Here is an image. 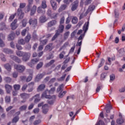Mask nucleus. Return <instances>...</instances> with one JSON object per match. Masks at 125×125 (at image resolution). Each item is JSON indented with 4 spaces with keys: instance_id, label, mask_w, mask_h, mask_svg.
<instances>
[{
    "instance_id": "obj_54",
    "label": "nucleus",
    "mask_w": 125,
    "mask_h": 125,
    "mask_svg": "<svg viewBox=\"0 0 125 125\" xmlns=\"http://www.w3.org/2000/svg\"><path fill=\"white\" fill-rule=\"evenodd\" d=\"M123 123H124V120L123 119V118H120L117 120V123L118 125H122V124H123Z\"/></svg>"
},
{
    "instance_id": "obj_45",
    "label": "nucleus",
    "mask_w": 125,
    "mask_h": 125,
    "mask_svg": "<svg viewBox=\"0 0 125 125\" xmlns=\"http://www.w3.org/2000/svg\"><path fill=\"white\" fill-rule=\"evenodd\" d=\"M32 79H33V73H31L29 75V76L27 77L26 81L27 82H31Z\"/></svg>"
},
{
    "instance_id": "obj_50",
    "label": "nucleus",
    "mask_w": 125,
    "mask_h": 125,
    "mask_svg": "<svg viewBox=\"0 0 125 125\" xmlns=\"http://www.w3.org/2000/svg\"><path fill=\"white\" fill-rule=\"evenodd\" d=\"M65 93H67V91H63L62 93V92H61L60 93V94H59V97L60 98H62V97L64 96V95H65Z\"/></svg>"
},
{
    "instance_id": "obj_24",
    "label": "nucleus",
    "mask_w": 125,
    "mask_h": 125,
    "mask_svg": "<svg viewBox=\"0 0 125 125\" xmlns=\"http://www.w3.org/2000/svg\"><path fill=\"white\" fill-rule=\"evenodd\" d=\"M6 25H5V23L1 22L0 24V30L3 31V30H6Z\"/></svg>"
},
{
    "instance_id": "obj_8",
    "label": "nucleus",
    "mask_w": 125,
    "mask_h": 125,
    "mask_svg": "<svg viewBox=\"0 0 125 125\" xmlns=\"http://www.w3.org/2000/svg\"><path fill=\"white\" fill-rule=\"evenodd\" d=\"M17 14L19 16V19H22L24 17V13L22 11V9L19 8L17 12Z\"/></svg>"
},
{
    "instance_id": "obj_35",
    "label": "nucleus",
    "mask_w": 125,
    "mask_h": 125,
    "mask_svg": "<svg viewBox=\"0 0 125 125\" xmlns=\"http://www.w3.org/2000/svg\"><path fill=\"white\" fill-rule=\"evenodd\" d=\"M110 77V83H112V82H114L115 81V79H116V76H115V74H111L109 76Z\"/></svg>"
},
{
    "instance_id": "obj_27",
    "label": "nucleus",
    "mask_w": 125,
    "mask_h": 125,
    "mask_svg": "<svg viewBox=\"0 0 125 125\" xmlns=\"http://www.w3.org/2000/svg\"><path fill=\"white\" fill-rule=\"evenodd\" d=\"M67 7V5L63 4L59 9V12H61L62 11H63V10H65L66 9V8Z\"/></svg>"
},
{
    "instance_id": "obj_52",
    "label": "nucleus",
    "mask_w": 125,
    "mask_h": 125,
    "mask_svg": "<svg viewBox=\"0 0 125 125\" xmlns=\"http://www.w3.org/2000/svg\"><path fill=\"white\" fill-rule=\"evenodd\" d=\"M31 40V35H28L26 37L25 39V42H30V40Z\"/></svg>"
},
{
    "instance_id": "obj_3",
    "label": "nucleus",
    "mask_w": 125,
    "mask_h": 125,
    "mask_svg": "<svg viewBox=\"0 0 125 125\" xmlns=\"http://www.w3.org/2000/svg\"><path fill=\"white\" fill-rule=\"evenodd\" d=\"M15 69H16L17 71L20 73H23L25 71V67L24 65L15 64L14 65Z\"/></svg>"
},
{
    "instance_id": "obj_57",
    "label": "nucleus",
    "mask_w": 125,
    "mask_h": 125,
    "mask_svg": "<svg viewBox=\"0 0 125 125\" xmlns=\"http://www.w3.org/2000/svg\"><path fill=\"white\" fill-rule=\"evenodd\" d=\"M42 121L41 120H36L33 122V125H37L41 124Z\"/></svg>"
},
{
    "instance_id": "obj_53",
    "label": "nucleus",
    "mask_w": 125,
    "mask_h": 125,
    "mask_svg": "<svg viewBox=\"0 0 125 125\" xmlns=\"http://www.w3.org/2000/svg\"><path fill=\"white\" fill-rule=\"evenodd\" d=\"M95 9V6L93 5H91L88 8L89 11H93Z\"/></svg>"
},
{
    "instance_id": "obj_29",
    "label": "nucleus",
    "mask_w": 125,
    "mask_h": 125,
    "mask_svg": "<svg viewBox=\"0 0 125 125\" xmlns=\"http://www.w3.org/2000/svg\"><path fill=\"white\" fill-rule=\"evenodd\" d=\"M5 69L7 70V71H11V65L9 64V63H6L4 65Z\"/></svg>"
},
{
    "instance_id": "obj_63",
    "label": "nucleus",
    "mask_w": 125,
    "mask_h": 125,
    "mask_svg": "<svg viewBox=\"0 0 125 125\" xmlns=\"http://www.w3.org/2000/svg\"><path fill=\"white\" fill-rule=\"evenodd\" d=\"M25 49H27V50H30L31 48V44H27V45H25Z\"/></svg>"
},
{
    "instance_id": "obj_14",
    "label": "nucleus",
    "mask_w": 125,
    "mask_h": 125,
    "mask_svg": "<svg viewBox=\"0 0 125 125\" xmlns=\"http://www.w3.org/2000/svg\"><path fill=\"white\" fill-rule=\"evenodd\" d=\"M10 58H11V59L14 60V61H15L16 62H17V63H21V60H20V59H19L18 57L14 55H10Z\"/></svg>"
},
{
    "instance_id": "obj_46",
    "label": "nucleus",
    "mask_w": 125,
    "mask_h": 125,
    "mask_svg": "<svg viewBox=\"0 0 125 125\" xmlns=\"http://www.w3.org/2000/svg\"><path fill=\"white\" fill-rule=\"evenodd\" d=\"M26 42L24 41L23 39H20L18 41V43L19 44H21L22 45H23L25 44Z\"/></svg>"
},
{
    "instance_id": "obj_1",
    "label": "nucleus",
    "mask_w": 125,
    "mask_h": 125,
    "mask_svg": "<svg viewBox=\"0 0 125 125\" xmlns=\"http://www.w3.org/2000/svg\"><path fill=\"white\" fill-rule=\"evenodd\" d=\"M55 87H53L51 88L49 90H48V89H46L45 91L42 94V98H51V96L49 95V94L53 93V92L55 91Z\"/></svg>"
},
{
    "instance_id": "obj_28",
    "label": "nucleus",
    "mask_w": 125,
    "mask_h": 125,
    "mask_svg": "<svg viewBox=\"0 0 125 125\" xmlns=\"http://www.w3.org/2000/svg\"><path fill=\"white\" fill-rule=\"evenodd\" d=\"M52 50V43L48 44L45 47V50Z\"/></svg>"
},
{
    "instance_id": "obj_6",
    "label": "nucleus",
    "mask_w": 125,
    "mask_h": 125,
    "mask_svg": "<svg viewBox=\"0 0 125 125\" xmlns=\"http://www.w3.org/2000/svg\"><path fill=\"white\" fill-rule=\"evenodd\" d=\"M79 6V1L76 0L74 2L72 3L71 10L72 11H75V10H77V8Z\"/></svg>"
},
{
    "instance_id": "obj_15",
    "label": "nucleus",
    "mask_w": 125,
    "mask_h": 125,
    "mask_svg": "<svg viewBox=\"0 0 125 125\" xmlns=\"http://www.w3.org/2000/svg\"><path fill=\"white\" fill-rule=\"evenodd\" d=\"M56 24H57V21H56V20L51 21L48 23V24H47L48 28L52 27V26H55Z\"/></svg>"
},
{
    "instance_id": "obj_21",
    "label": "nucleus",
    "mask_w": 125,
    "mask_h": 125,
    "mask_svg": "<svg viewBox=\"0 0 125 125\" xmlns=\"http://www.w3.org/2000/svg\"><path fill=\"white\" fill-rule=\"evenodd\" d=\"M37 12L38 13H45V11L44 10V9L42 8V6L38 7L37 9Z\"/></svg>"
},
{
    "instance_id": "obj_5",
    "label": "nucleus",
    "mask_w": 125,
    "mask_h": 125,
    "mask_svg": "<svg viewBox=\"0 0 125 125\" xmlns=\"http://www.w3.org/2000/svg\"><path fill=\"white\" fill-rule=\"evenodd\" d=\"M31 57V53L29 52H24L23 55L22 56V60L24 62H27L30 58Z\"/></svg>"
},
{
    "instance_id": "obj_44",
    "label": "nucleus",
    "mask_w": 125,
    "mask_h": 125,
    "mask_svg": "<svg viewBox=\"0 0 125 125\" xmlns=\"http://www.w3.org/2000/svg\"><path fill=\"white\" fill-rule=\"evenodd\" d=\"M13 87L15 90L17 91L20 89V87H21V86H20V84H15L14 85Z\"/></svg>"
},
{
    "instance_id": "obj_31",
    "label": "nucleus",
    "mask_w": 125,
    "mask_h": 125,
    "mask_svg": "<svg viewBox=\"0 0 125 125\" xmlns=\"http://www.w3.org/2000/svg\"><path fill=\"white\" fill-rule=\"evenodd\" d=\"M54 62H55V60H52L50 62L45 64V67H50V66L52 65V64H53Z\"/></svg>"
},
{
    "instance_id": "obj_20",
    "label": "nucleus",
    "mask_w": 125,
    "mask_h": 125,
    "mask_svg": "<svg viewBox=\"0 0 125 125\" xmlns=\"http://www.w3.org/2000/svg\"><path fill=\"white\" fill-rule=\"evenodd\" d=\"M15 38V34L14 33H12L8 35V41H13Z\"/></svg>"
},
{
    "instance_id": "obj_19",
    "label": "nucleus",
    "mask_w": 125,
    "mask_h": 125,
    "mask_svg": "<svg viewBox=\"0 0 125 125\" xmlns=\"http://www.w3.org/2000/svg\"><path fill=\"white\" fill-rule=\"evenodd\" d=\"M3 52L6 54H12V53H13V51L8 48L3 49Z\"/></svg>"
},
{
    "instance_id": "obj_32",
    "label": "nucleus",
    "mask_w": 125,
    "mask_h": 125,
    "mask_svg": "<svg viewBox=\"0 0 125 125\" xmlns=\"http://www.w3.org/2000/svg\"><path fill=\"white\" fill-rule=\"evenodd\" d=\"M27 104H24L22 106H21L20 108H19V110L20 111H25L27 109Z\"/></svg>"
},
{
    "instance_id": "obj_16",
    "label": "nucleus",
    "mask_w": 125,
    "mask_h": 125,
    "mask_svg": "<svg viewBox=\"0 0 125 125\" xmlns=\"http://www.w3.org/2000/svg\"><path fill=\"white\" fill-rule=\"evenodd\" d=\"M82 43H83V42L81 41L80 42H77L76 44V46H79V48L77 52V54H78V55H79L81 52V49H82Z\"/></svg>"
},
{
    "instance_id": "obj_34",
    "label": "nucleus",
    "mask_w": 125,
    "mask_h": 125,
    "mask_svg": "<svg viewBox=\"0 0 125 125\" xmlns=\"http://www.w3.org/2000/svg\"><path fill=\"white\" fill-rule=\"evenodd\" d=\"M40 21L41 23H44L46 21V18H45V16H43L40 17Z\"/></svg>"
},
{
    "instance_id": "obj_13",
    "label": "nucleus",
    "mask_w": 125,
    "mask_h": 125,
    "mask_svg": "<svg viewBox=\"0 0 125 125\" xmlns=\"http://www.w3.org/2000/svg\"><path fill=\"white\" fill-rule=\"evenodd\" d=\"M5 88L7 93H9L11 92V90H12V86L8 84L5 85Z\"/></svg>"
},
{
    "instance_id": "obj_64",
    "label": "nucleus",
    "mask_w": 125,
    "mask_h": 125,
    "mask_svg": "<svg viewBox=\"0 0 125 125\" xmlns=\"http://www.w3.org/2000/svg\"><path fill=\"white\" fill-rule=\"evenodd\" d=\"M65 78H66V74L63 75L62 77L58 79V81H64L65 80Z\"/></svg>"
},
{
    "instance_id": "obj_33",
    "label": "nucleus",
    "mask_w": 125,
    "mask_h": 125,
    "mask_svg": "<svg viewBox=\"0 0 125 125\" xmlns=\"http://www.w3.org/2000/svg\"><path fill=\"white\" fill-rule=\"evenodd\" d=\"M25 52H23V51H17L16 52V54L18 56H19V57H22V56H23V55H24V53Z\"/></svg>"
},
{
    "instance_id": "obj_18",
    "label": "nucleus",
    "mask_w": 125,
    "mask_h": 125,
    "mask_svg": "<svg viewBox=\"0 0 125 125\" xmlns=\"http://www.w3.org/2000/svg\"><path fill=\"white\" fill-rule=\"evenodd\" d=\"M21 97L23 99H28V98H30V94H27L26 93L21 94Z\"/></svg>"
},
{
    "instance_id": "obj_36",
    "label": "nucleus",
    "mask_w": 125,
    "mask_h": 125,
    "mask_svg": "<svg viewBox=\"0 0 125 125\" xmlns=\"http://www.w3.org/2000/svg\"><path fill=\"white\" fill-rule=\"evenodd\" d=\"M18 121H19V117L16 116L12 119V123H13V124H16Z\"/></svg>"
},
{
    "instance_id": "obj_37",
    "label": "nucleus",
    "mask_w": 125,
    "mask_h": 125,
    "mask_svg": "<svg viewBox=\"0 0 125 125\" xmlns=\"http://www.w3.org/2000/svg\"><path fill=\"white\" fill-rule=\"evenodd\" d=\"M71 22L72 24H77L78 23V18L76 17H73Z\"/></svg>"
},
{
    "instance_id": "obj_11",
    "label": "nucleus",
    "mask_w": 125,
    "mask_h": 125,
    "mask_svg": "<svg viewBox=\"0 0 125 125\" xmlns=\"http://www.w3.org/2000/svg\"><path fill=\"white\" fill-rule=\"evenodd\" d=\"M17 23V19H15L14 21L11 24V29L12 30H15L18 26H17V24H16Z\"/></svg>"
},
{
    "instance_id": "obj_48",
    "label": "nucleus",
    "mask_w": 125,
    "mask_h": 125,
    "mask_svg": "<svg viewBox=\"0 0 125 125\" xmlns=\"http://www.w3.org/2000/svg\"><path fill=\"white\" fill-rule=\"evenodd\" d=\"M104 63H105V60L104 59H102L100 63L99 64L98 68H101L103 65H104Z\"/></svg>"
},
{
    "instance_id": "obj_17",
    "label": "nucleus",
    "mask_w": 125,
    "mask_h": 125,
    "mask_svg": "<svg viewBox=\"0 0 125 125\" xmlns=\"http://www.w3.org/2000/svg\"><path fill=\"white\" fill-rule=\"evenodd\" d=\"M50 3L53 10H56L57 9V4H56V2L54 1L53 0H51Z\"/></svg>"
},
{
    "instance_id": "obj_26",
    "label": "nucleus",
    "mask_w": 125,
    "mask_h": 125,
    "mask_svg": "<svg viewBox=\"0 0 125 125\" xmlns=\"http://www.w3.org/2000/svg\"><path fill=\"white\" fill-rule=\"evenodd\" d=\"M69 36H70V31H66L63 34V39L64 41H66L69 38Z\"/></svg>"
},
{
    "instance_id": "obj_9",
    "label": "nucleus",
    "mask_w": 125,
    "mask_h": 125,
    "mask_svg": "<svg viewBox=\"0 0 125 125\" xmlns=\"http://www.w3.org/2000/svg\"><path fill=\"white\" fill-rule=\"evenodd\" d=\"M45 75H46L45 72H43L41 74H38L36 78V81L39 82V81L42 80V79Z\"/></svg>"
},
{
    "instance_id": "obj_10",
    "label": "nucleus",
    "mask_w": 125,
    "mask_h": 125,
    "mask_svg": "<svg viewBox=\"0 0 125 125\" xmlns=\"http://www.w3.org/2000/svg\"><path fill=\"white\" fill-rule=\"evenodd\" d=\"M62 31L59 30V29L56 30V33L54 35V36H53V37L52 39V41H55V40L56 39H57V38L58 37V36H59L60 35V34L62 33Z\"/></svg>"
},
{
    "instance_id": "obj_38",
    "label": "nucleus",
    "mask_w": 125,
    "mask_h": 125,
    "mask_svg": "<svg viewBox=\"0 0 125 125\" xmlns=\"http://www.w3.org/2000/svg\"><path fill=\"white\" fill-rule=\"evenodd\" d=\"M39 61H40L39 58H38V59L34 58L31 60V62H32V64H34V65H35V64H37V63H38V62H39Z\"/></svg>"
},
{
    "instance_id": "obj_39",
    "label": "nucleus",
    "mask_w": 125,
    "mask_h": 125,
    "mask_svg": "<svg viewBox=\"0 0 125 125\" xmlns=\"http://www.w3.org/2000/svg\"><path fill=\"white\" fill-rule=\"evenodd\" d=\"M119 14H120L119 13V9H115V10H114L115 17L116 18H118Z\"/></svg>"
},
{
    "instance_id": "obj_49",
    "label": "nucleus",
    "mask_w": 125,
    "mask_h": 125,
    "mask_svg": "<svg viewBox=\"0 0 125 125\" xmlns=\"http://www.w3.org/2000/svg\"><path fill=\"white\" fill-rule=\"evenodd\" d=\"M63 87H64V84H62L60 86L57 88V91H63Z\"/></svg>"
},
{
    "instance_id": "obj_2",
    "label": "nucleus",
    "mask_w": 125,
    "mask_h": 125,
    "mask_svg": "<svg viewBox=\"0 0 125 125\" xmlns=\"http://www.w3.org/2000/svg\"><path fill=\"white\" fill-rule=\"evenodd\" d=\"M89 26V21H87V22H86L84 23L83 30L84 31L83 34H81L80 36L78 38V41H81L83 39L84 37V35H85V33L86 32H87V30H88V27Z\"/></svg>"
},
{
    "instance_id": "obj_47",
    "label": "nucleus",
    "mask_w": 125,
    "mask_h": 125,
    "mask_svg": "<svg viewBox=\"0 0 125 125\" xmlns=\"http://www.w3.org/2000/svg\"><path fill=\"white\" fill-rule=\"evenodd\" d=\"M64 25L60 24L59 26V28L58 30L61 31L63 33V32H64Z\"/></svg>"
},
{
    "instance_id": "obj_41",
    "label": "nucleus",
    "mask_w": 125,
    "mask_h": 125,
    "mask_svg": "<svg viewBox=\"0 0 125 125\" xmlns=\"http://www.w3.org/2000/svg\"><path fill=\"white\" fill-rule=\"evenodd\" d=\"M105 109L106 110V113H109L111 111V109H112V106L110 104H108Z\"/></svg>"
},
{
    "instance_id": "obj_43",
    "label": "nucleus",
    "mask_w": 125,
    "mask_h": 125,
    "mask_svg": "<svg viewBox=\"0 0 125 125\" xmlns=\"http://www.w3.org/2000/svg\"><path fill=\"white\" fill-rule=\"evenodd\" d=\"M43 65V63H42V62H40L37 64L36 66V69L37 70H39V69H41V68H42V67Z\"/></svg>"
},
{
    "instance_id": "obj_7",
    "label": "nucleus",
    "mask_w": 125,
    "mask_h": 125,
    "mask_svg": "<svg viewBox=\"0 0 125 125\" xmlns=\"http://www.w3.org/2000/svg\"><path fill=\"white\" fill-rule=\"evenodd\" d=\"M48 112V104H45L42 106V112L45 115L47 114Z\"/></svg>"
},
{
    "instance_id": "obj_40",
    "label": "nucleus",
    "mask_w": 125,
    "mask_h": 125,
    "mask_svg": "<svg viewBox=\"0 0 125 125\" xmlns=\"http://www.w3.org/2000/svg\"><path fill=\"white\" fill-rule=\"evenodd\" d=\"M0 58L1 60V61H3V62H5L6 61V59L5 58V56L3 54H0Z\"/></svg>"
},
{
    "instance_id": "obj_22",
    "label": "nucleus",
    "mask_w": 125,
    "mask_h": 125,
    "mask_svg": "<svg viewBox=\"0 0 125 125\" xmlns=\"http://www.w3.org/2000/svg\"><path fill=\"white\" fill-rule=\"evenodd\" d=\"M36 10H37V6L36 5H34L31 10L30 15L31 16H32V15H34V14L36 13Z\"/></svg>"
},
{
    "instance_id": "obj_12",
    "label": "nucleus",
    "mask_w": 125,
    "mask_h": 125,
    "mask_svg": "<svg viewBox=\"0 0 125 125\" xmlns=\"http://www.w3.org/2000/svg\"><path fill=\"white\" fill-rule=\"evenodd\" d=\"M44 88H45V84H41L37 88V91L38 92H40V91H42L44 90Z\"/></svg>"
},
{
    "instance_id": "obj_42",
    "label": "nucleus",
    "mask_w": 125,
    "mask_h": 125,
    "mask_svg": "<svg viewBox=\"0 0 125 125\" xmlns=\"http://www.w3.org/2000/svg\"><path fill=\"white\" fill-rule=\"evenodd\" d=\"M77 32L78 29L73 31V32H72V33L71 34V38L74 39V38H75V36H76V34H77Z\"/></svg>"
},
{
    "instance_id": "obj_23",
    "label": "nucleus",
    "mask_w": 125,
    "mask_h": 125,
    "mask_svg": "<svg viewBox=\"0 0 125 125\" xmlns=\"http://www.w3.org/2000/svg\"><path fill=\"white\" fill-rule=\"evenodd\" d=\"M33 98H35L34 102L35 103H38V102H39V101L41 100L40 99V94H36L34 97H33Z\"/></svg>"
},
{
    "instance_id": "obj_51",
    "label": "nucleus",
    "mask_w": 125,
    "mask_h": 125,
    "mask_svg": "<svg viewBox=\"0 0 125 125\" xmlns=\"http://www.w3.org/2000/svg\"><path fill=\"white\" fill-rule=\"evenodd\" d=\"M49 100L48 101V104H50V105H52L53 103H54V99L51 98V97L50 98H49Z\"/></svg>"
},
{
    "instance_id": "obj_61",
    "label": "nucleus",
    "mask_w": 125,
    "mask_h": 125,
    "mask_svg": "<svg viewBox=\"0 0 125 125\" xmlns=\"http://www.w3.org/2000/svg\"><path fill=\"white\" fill-rule=\"evenodd\" d=\"M71 22V18H70L69 16L68 17V18H66L65 21V23L66 24H69Z\"/></svg>"
},
{
    "instance_id": "obj_30",
    "label": "nucleus",
    "mask_w": 125,
    "mask_h": 125,
    "mask_svg": "<svg viewBox=\"0 0 125 125\" xmlns=\"http://www.w3.org/2000/svg\"><path fill=\"white\" fill-rule=\"evenodd\" d=\"M41 7H42L43 9H45V8L47 7V6L46 5V1L45 0L42 1Z\"/></svg>"
},
{
    "instance_id": "obj_56",
    "label": "nucleus",
    "mask_w": 125,
    "mask_h": 125,
    "mask_svg": "<svg viewBox=\"0 0 125 125\" xmlns=\"http://www.w3.org/2000/svg\"><path fill=\"white\" fill-rule=\"evenodd\" d=\"M33 38L34 39V40H37L38 39V35H37V31H34L33 35H32Z\"/></svg>"
},
{
    "instance_id": "obj_4",
    "label": "nucleus",
    "mask_w": 125,
    "mask_h": 125,
    "mask_svg": "<svg viewBox=\"0 0 125 125\" xmlns=\"http://www.w3.org/2000/svg\"><path fill=\"white\" fill-rule=\"evenodd\" d=\"M29 23L33 28H36L38 26V20L36 19H30L29 21Z\"/></svg>"
},
{
    "instance_id": "obj_62",
    "label": "nucleus",
    "mask_w": 125,
    "mask_h": 125,
    "mask_svg": "<svg viewBox=\"0 0 125 125\" xmlns=\"http://www.w3.org/2000/svg\"><path fill=\"white\" fill-rule=\"evenodd\" d=\"M39 112H40V108H36L33 110V113L34 114H38Z\"/></svg>"
},
{
    "instance_id": "obj_55",
    "label": "nucleus",
    "mask_w": 125,
    "mask_h": 125,
    "mask_svg": "<svg viewBox=\"0 0 125 125\" xmlns=\"http://www.w3.org/2000/svg\"><path fill=\"white\" fill-rule=\"evenodd\" d=\"M15 16H16V13H15L14 14L11 15L9 19V21H10V22H11L13 19H14Z\"/></svg>"
},
{
    "instance_id": "obj_58",
    "label": "nucleus",
    "mask_w": 125,
    "mask_h": 125,
    "mask_svg": "<svg viewBox=\"0 0 125 125\" xmlns=\"http://www.w3.org/2000/svg\"><path fill=\"white\" fill-rule=\"evenodd\" d=\"M5 100L6 103H9V102H10V96H6L5 98Z\"/></svg>"
},
{
    "instance_id": "obj_59",
    "label": "nucleus",
    "mask_w": 125,
    "mask_h": 125,
    "mask_svg": "<svg viewBox=\"0 0 125 125\" xmlns=\"http://www.w3.org/2000/svg\"><path fill=\"white\" fill-rule=\"evenodd\" d=\"M27 87H28V85H27V84H25L22 86L21 90H22V91H25L27 89Z\"/></svg>"
},
{
    "instance_id": "obj_25",
    "label": "nucleus",
    "mask_w": 125,
    "mask_h": 125,
    "mask_svg": "<svg viewBox=\"0 0 125 125\" xmlns=\"http://www.w3.org/2000/svg\"><path fill=\"white\" fill-rule=\"evenodd\" d=\"M4 81L7 83H11V81H12V79L10 77H5L4 78Z\"/></svg>"
},
{
    "instance_id": "obj_60",
    "label": "nucleus",
    "mask_w": 125,
    "mask_h": 125,
    "mask_svg": "<svg viewBox=\"0 0 125 125\" xmlns=\"http://www.w3.org/2000/svg\"><path fill=\"white\" fill-rule=\"evenodd\" d=\"M26 6V3H21L20 4V8L22 9V8H24Z\"/></svg>"
}]
</instances>
